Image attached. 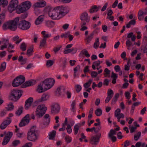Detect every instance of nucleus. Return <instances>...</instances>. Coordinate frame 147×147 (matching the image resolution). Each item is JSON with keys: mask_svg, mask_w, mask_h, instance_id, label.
<instances>
[{"mask_svg": "<svg viewBox=\"0 0 147 147\" xmlns=\"http://www.w3.org/2000/svg\"><path fill=\"white\" fill-rule=\"evenodd\" d=\"M44 11L48 12L49 16L53 20L59 19L62 17L59 16V12L55 9V8L53 9L49 6L46 7L45 8Z\"/></svg>", "mask_w": 147, "mask_h": 147, "instance_id": "1", "label": "nucleus"}, {"mask_svg": "<svg viewBox=\"0 0 147 147\" xmlns=\"http://www.w3.org/2000/svg\"><path fill=\"white\" fill-rule=\"evenodd\" d=\"M37 130L34 126L32 127L29 131L28 132L27 138L28 140L34 142L38 139L37 135Z\"/></svg>", "mask_w": 147, "mask_h": 147, "instance_id": "2", "label": "nucleus"}, {"mask_svg": "<svg viewBox=\"0 0 147 147\" xmlns=\"http://www.w3.org/2000/svg\"><path fill=\"white\" fill-rule=\"evenodd\" d=\"M22 94V91L20 90H13L11 92L9 99L12 101H17Z\"/></svg>", "mask_w": 147, "mask_h": 147, "instance_id": "3", "label": "nucleus"}, {"mask_svg": "<svg viewBox=\"0 0 147 147\" xmlns=\"http://www.w3.org/2000/svg\"><path fill=\"white\" fill-rule=\"evenodd\" d=\"M46 110L47 107L44 105H39L35 111L36 114L39 117H41L45 114Z\"/></svg>", "mask_w": 147, "mask_h": 147, "instance_id": "4", "label": "nucleus"}, {"mask_svg": "<svg viewBox=\"0 0 147 147\" xmlns=\"http://www.w3.org/2000/svg\"><path fill=\"white\" fill-rule=\"evenodd\" d=\"M25 81V77L23 76L20 75L14 80L12 83V86L13 87L18 86L24 83Z\"/></svg>", "mask_w": 147, "mask_h": 147, "instance_id": "5", "label": "nucleus"}, {"mask_svg": "<svg viewBox=\"0 0 147 147\" xmlns=\"http://www.w3.org/2000/svg\"><path fill=\"white\" fill-rule=\"evenodd\" d=\"M30 26V23L25 20L20 21L18 25V27L20 29L23 30L28 29Z\"/></svg>", "mask_w": 147, "mask_h": 147, "instance_id": "6", "label": "nucleus"}, {"mask_svg": "<svg viewBox=\"0 0 147 147\" xmlns=\"http://www.w3.org/2000/svg\"><path fill=\"white\" fill-rule=\"evenodd\" d=\"M20 18L19 17H16L13 20L9 21L10 30L12 31L15 30L17 27V24L18 23Z\"/></svg>", "mask_w": 147, "mask_h": 147, "instance_id": "7", "label": "nucleus"}, {"mask_svg": "<svg viewBox=\"0 0 147 147\" xmlns=\"http://www.w3.org/2000/svg\"><path fill=\"white\" fill-rule=\"evenodd\" d=\"M55 82V80L53 79L50 78L46 79L42 83L46 87V88L45 89L48 90L53 85Z\"/></svg>", "mask_w": 147, "mask_h": 147, "instance_id": "8", "label": "nucleus"}, {"mask_svg": "<svg viewBox=\"0 0 147 147\" xmlns=\"http://www.w3.org/2000/svg\"><path fill=\"white\" fill-rule=\"evenodd\" d=\"M30 3L28 1H26L22 3L21 7L19 9L20 12L19 13H22L28 10L30 7Z\"/></svg>", "mask_w": 147, "mask_h": 147, "instance_id": "9", "label": "nucleus"}, {"mask_svg": "<svg viewBox=\"0 0 147 147\" xmlns=\"http://www.w3.org/2000/svg\"><path fill=\"white\" fill-rule=\"evenodd\" d=\"M29 122V115L27 114L22 119L19 124L20 127H22L28 124Z\"/></svg>", "mask_w": 147, "mask_h": 147, "instance_id": "10", "label": "nucleus"}, {"mask_svg": "<svg viewBox=\"0 0 147 147\" xmlns=\"http://www.w3.org/2000/svg\"><path fill=\"white\" fill-rule=\"evenodd\" d=\"M120 113L121 110L119 109H117L115 112V116L117 118L118 122L120 121L121 118L123 119L124 117V114Z\"/></svg>", "mask_w": 147, "mask_h": 147, "instance_id": "11", "label": "nucleus"}, {"mask_svg": "<svg viewBox=\"0 0 147 147\" xmlns=\"http://www.w3.org/2000/svg\"><path fill=\"white\" fill-rule=\"evenodd\" d=\"M8 119L5 120L1 124L0 126V128L1 129H3L7 127V126L11 123V120L9 117H7Z\"/></svg>", "mask_w": 147, "mask_h": 147, "instance_id": "12", "label": "nucleus"}, {"mask_svg": "<svg viewBox=\"0 0 147 147\" xmlns=\"http://www.w3.org/2000/svg\"><path fill=\"white\" fill-rule=\"evenodd\" d=\"M51 107V112L52 113H56L59 112L60 107L58 104L57 103L55 104L52 105Z\"/></svg>", "mask_w": 147, "mask_h": 147, "instance_id": "13", "label": "nucleus"}, {"mask_svg": "<svg viewBox=\"0 0 147 147\" xmlns=\"http://www.w3.org/2000/svg\"><path fill=\"white\" fill-rule=\"evenodd\" d=\"M99 134V136L98 137L95 136H93L91 137L90 141V143L91 144L94 145H96L98 142L99 139L101 136V134L100 133Z\"/></svg>", "mask_w": 147, "mask_h": 147, "instance_id": "14", "label": "nucleus"}, {"mask_svg": "<svg viewBox=\"0 0 147 147\" xmlns=\"http://www.w3.org/2000/svg\"><path fill=\"white\" fill-rule=\"evenodd\" d=\"M46 5V3L45 1H42L38 2L35 3L34 5V7H42Z\"/></svg>", "mask_w": 147, "mask_h": 147, "instance_id": "15", "label": "nucleus"}, {"mask_svg": "<svg viewBox=\"0 0 147 147\" xmlns=\"http://www.w3.org/2000/svg\"><path fill=\"white\" fill-rule=\"evenodd\" d=\"M80 19L82 21H85L86 22H88L90 20L88 14L86 12H84L82 13Z\"/></svg>", "mask_w": 147, "mask_h": 147, "instance_id": "16", "label": "nucleus"}, {"mask_svg": "<svg viewBox=\"0 0 147 147\" xmlns=\"http://www.w3.org/2000/svg\"><path fill=\"white\" fill-rule=\"evenodd\" d=\"M33 101V99L32 98L30 97L25 102V108L26 109H28L31 106Z\"/></svg>", "mask_w": 147, "mask_h": 147, "instance_id": "17", "label": "nucleus"}, {"mask_svg": "<svg viewBox=\"0 0 147 147\" xmlns=\"http://www.w3.org/2000/svg\"><path fill=\"white\" fill-rule=\"evenodd\" d=\"M45 88H46V87L43 83L42 84H40L38 86L37 90L39 93L43 92L47 90L45 89Z\"/></svg>", "mask_w": 147, "mask_h": 147, "instance_id": "18", "label": "nucleus"}, {"mask_svg": "<svg viewBox=\"0 0 147 147\" xmlns=\"http://www.w3.org/2000/svg\"><path fill=\"white\" fill-rule=\"evenodd\" d=\"M36 81L34 80L29 81L26 82L22 86L23 88H25L27 86L33 85L35 84Z\"/></svg>", "mask_w": 147, "mask_h": 147, "instance_id": "19", "label": "nucleus"}, {"mask_svg": "<svg viewBox=\"0 0 147 147\" xmlns=\"http://www.w3.org/2000/svg\"><path fill=\"white\" fill-rule=\"evenodd\" d=\"M100 8V6H97L96 5L92 6L91 9L89 10V12L90 13H92L94 12H97Z\"/></svg>", "mask_w": 147, "mask_h": 147, "instance_id": "20", "label": "nucleus"}, {"mask_svg": "<svg viewBox=\"0 0 147 147\" xmlns=\"http://www.w3.org/2000/svg\"><path fill=\"white\" fill-rule=\"evenodd\" d=\"M43 20V16H39L35 21V23L36 25H38L41 23Z\"/></svg>", "mask_w": 147, "mask_h": 147, "instance_id": "21", "label": "nucleus"}, {"mask_svg": "<svg viewBox=\"0 0 147 147\" xmlns=\"http://www.w3.org/2000/svg\"><path fill=\"white\" fill-rule=\"evenodd\" d=\"M9 4L16 9L18 6V1L17 0H12Z\"/></svg>", "mask_w": 147, "mask_h": 147, "instance_id": "22", "label": "nucleus"}, {"mask_svg": "<svg viewBox=\"0 0 147 147\" xmlns=\"http://www.w3.org/2000/svg\"><path fill=\"white\" fill-rule=\"evenodd\" d=\"M77 51V49L76 48H73L71 49H68L67 50H65L63 51V53L65 54H67L69 53H70L72 52H74V53H76Z\"/></svg>", "mask_w": 147, "mask_h": 147, "instance_id": "23", "label": "nucleus"}, {"mask_svg": "<svg viewBox=\"0 0 147 147\" xmlns=\"http://www.w3.org/2000/svg\"><path fill=\"white\" fill-rule=\"evenodd\" d=\"M56 134V131L55 130H53L49 134V138L50 140H54Z\"/></svg>", "mask_w": 147, "mask_h": 147, "instance_id": "24", "label": "nucleus"}, {"mask_svg": "<svg viewBox=\"0 0 147 147\" xmlns=\"http://www.w3.org/2000/svg\"><path fill=\"white\" fill-rule=\"evenodd\" d=\"M80 126L81 125L80 124H76L74 126V131L75 135H76L78 134Z\"/></svg>", "mask_w": 147, "mask_h": 147, "instance_id": "25", "label": "nucleus"}, {"mask_svg": "<svg viewBox=\"0 0 147 147\" xmlns=\"http://www.w3.org/2000/svg\"><path fill=\"white\" fill-rule=\"evenodd\" d=\"M144 15V12L142 10H140L138 13V18L140 20H143L144 17L143 16Z\"/></svg>", "mask_w": 147, "mask_h": 147, "instance_id": "26", "label": "nucleus"}, {"mask_svg": "<svg viewBox=\"0 0 147 147\" xmlns=\"http://www.w3.org/2000/svg\"><path fill=\"white\" fill-rule=\"evenodd\" d=\"M9 21L5 23L3 25V28L4 30H6L8 29H10L9 25Z\"/></svg>", "mask_w": 147, "mask_h": 147, "instance_id": "27", "label": "nucleus"}, {"mask_svg": "<svg viewBox=\"0 0 147 147\" xmlns=\"http://www.w3.org/2000/svg\"><path fill=\"white\" fill-rule=\"evenodd\" d=\"M94 34V32H93L92 33L90 34V35H89L88 37L86 38V40L87 43H88L90 42V41L92 38Z\"/></svg>", "mask_w": 147, "mask_h": 147, "instance_id": "28", "label": "nucleus"}, {"mask_svg": "<svg viewBox=\"0 0 147 147\" xmlns=\"http://www.w3.org/2000/svg\"><path fill=\"white\" fill-rule=\"evenodd\" d=\"M100 63V61L98 60L95 61L93 62V64L92 65V67L94 69H96V66H98Z\"/></svg>", "mask_w": 147, "mask_h": 147, "instance_id": "29", "label": "nucleus"}, {"mask_svg": "<svg viewBox=\"0 0 147 147\" xmlns=\"http://www.w3.org/2000/svg\"><path fill=\"white\" fill-rule=\"evenodd\" d=\"M57 11H59V12H61L65 10V7L63 6H59L54 7Z\"/></svg>", "mask_w": 147, "mask_h": 147, "instance_id": "30", "label": "nucleus"}, {"mask_svg": "<svg viewBox=\"0 0 147 147\" xmlns=\"http://www.w3.org/2000/svg\"><path fill=\"white\" fill-rule=\"evenodd\" d=\"M136 21L135 20L133 19L131 20L128 24L126 25V27L127 28H129L131 25H134L136 24Z\"/></svg>", "mask_w": 147, "mask_h": 147, "instance_id": "31", "label": "nucleus"}, {"mask_svg": "<svg viewBox=\"0 0 147 147\" xmlns=\"http://www.w3.org/2000/svg\"><path fill=\"white\" fill-rule=\"evenodd\" d=\"M6 67V63L5 62L3 63L1 66L0 71H3L5 70Z\"/></svg>", "mask_w": 147, "mask_h": 147, "instance_id": "32", "label": "nucleus"}, {"mask_svg": "<svg viewBox=\"0 0 147 147\" xmlns=\"http://www.w3.org/2000/svg\"><path fill=\"white\" fill-rule=\"evenodd\" d=\"M46 44V40L42 39L40 42V46L44 47Z\"/></svg>", "mask_w": 147, "mask_h": 147, "instance_id": "33", "label": "nucleus"}, {"mask_svg": "<svg viewBox=\"0 0 147 147\" xmlns=\"http://www.w3.org/2000/svg\"><path fill=\"white\" fill-rule=\"evenodd\" d=\"M49 98V96L47 94H44L41 97L40 100V101H42L45 100Z\"/></svg>", "mask_w": 147, "mask_h": 147, "instance_id": "34", "label": "nucleus"}, {"mask_svg": "<svg viewBox=\"0 0 147 147\" xmlns=\"http://www.w3.org/2000/svg\"><path fill=\"white\" fill-rule=\"evenodd\" d=\"M7 0H0V5H2L3 7L6 6L8 4Z\"/></svg>", "mask_w": 147, "mask_h": 147, "instance_id": "35", "label": "nucleus"}, {"mask_svg": "<svg viewBox=\"0 0 147 147\" xmlns=\"http://www.w3.org/2000/svg\"><path fill=\"white\" fill-rule=\"evenodd\" d=\"M92 82V80H89L88 81L85 83L84 86L85 88L86 89L88 88L89 86H90L91 85V82Z\"/></svg>", "mask_w": 147, "mask_h": 147, "instance_id": "36", "label": "nucleus"}, {"mask_svg": "<svg viewBox=\"0 0 147 147\" xmlns=\"http://www.w3.org/2000/svg\"><path fill=\"white\" fill-rule=\"evenodd\" d=\"M20 48L23 51L26 50V45L25 43L23 42L21 44Z\"/></svg>", "mask_w": 147, "mask_h": 147, "instance_id": "37", "label": "nucleus"}, {"mask_svg": "<svg viewBox=\"0 0 147 147\" xmlns=\"http://www.w3.org/2000/svg\"><path fill=\"white\" fill-rule=\"evenodd\" d=\"M96 115L97 116H100L102 114V110L100 109H98L95 111Z\"/></svg>", "mask_w": 147, "mask_h": 147, "instance_id": "38", "label": "nucleus"}, {"mask_svg": "<svg viewBox=\"0 0 147 147\" xmlns=\"http://www.w3.org/2000/svg\"><path fill=\"white\" fill-rule=\"evenodd\" d=\"M16 9L14 7L10 4L8 6V10L10 13L12 12L14 10Z\"/></svg>", "mask_w": 147, "mask_h": 147, "instance_id": "39", "label": "nucleus"}, {"mask_svg": "<svg viewBox=\"0 0 147 147\" xmlns=\"http://www.w3.org/2000/svg\"><path fill=\"white\" fill-rule=\"evenodd\" d=\"M5 17V14L4 13H2L0 14V23H1L4 20Z\"/></svg>", "mask_w": 147, "mask_h": 147, "instance_id": "40", "label": "nucleus"}, {"mask_svg": "<svg viewBox=\"0 0 147 147\" xmlns=\"http://www.w3.org/2000/svg\"><path fill=\"white\" fill-rule=\"evenodd\" d=\"M23 109V107H20L18 110L16 111V114L18 115H20L22 112Z\"/></svg>", "mask_w": 147, "mask_h": 147, "instance_id": "41", "label": "nucleus"}, {"mask_svg": "<svg viewBox=\"0 0 147 147\" xmlns=\"http://www.w3.org/2000/svg\"><path fill=\"white\" fill-rule=\"evenodd\" d=\"M14 106L12 103H10L9 104L7 107H6L7 110L8 111L11 110L13 109Z\"/></svg>", "mask_w": 147, "mask_h": 147, "instance_id": "42", "label": "nucleus"}, {"mask_svg": "<svg viewBox=\"0 0 147 147\" xmlns=\"http://www.w3.org/2000/svg\"><path fill=\"white\" fill-rule=\"evenodd\" d=\"M13 133L12 132L9 131L7 134H6L4 138H6V139L10 140V138L12 137Z\"/></svg>", "mask_w": 147, "mask_h": 147, "instance_id": "43", "label": "nucleus"}, {"mask_svg": "<svg viewBox=\"0 0 147 147\" xmlns=\"http://www.w3.org/2000/svg\"><path fill=\"white\" fill-rule=\"evenodd\" d=\"M53 61L50 60H48L46 63V65L47 67H50L53 64Z\"/></svg>", "mask_w": 147, "mask_h": 147, "instance_id": "44", "label": "nucleus"}, {"mask_svg": "<svg viewBox=\"0 0 147 147\" xmlns=\"http://www.w3.org/2000/svg\"><path fill=\"white\" fill-rule=\"evenodd\" d=\"M137 135H135L134 136V139L136 141H137L139 139L141 136V132L140 131L138 132Z\"/></svg>", "mask_w": 147, "mask_h": 147, "instance_id": "45", "label": "nucleus"}, {"mask_svg": "<svg viewBox=\"0 0 147 147\" xmlns=\"http://www.w3.org/2000/svg\"><path fill=\"white\" fill-rule=\"evenodd\" d=\"M113 94V90L111 89H109L107 92V96L112 97Z\"/></svg>", "mask_w": 147, "mask_h": 147, "instance_id": "46", "label": "nucleus"}, {"mask_svg": "<svg viewBox=\"0 0 147 147\" xmlns=\"http://www.w3.org/2000/svg\"><path fill=\"white\" fill-rule=\"evenodd\" d=\"M82 54L84 55L86 57H89L90 56V54L88 51L86 49H84L82 51Z\"/></svg>", "mask_w": 147, "mask_h": 147, "instance_id": "47", "label": "nucleus"}, {"mask_svg": "<svg viewBox=\"0 0 147 147\" xmlns=\"http://www.w3.org/2000/svg\"><path fill=\"white\" fill-rule=\"evenodd\" d=\"M75 88L76 89V91L77 92H80L81 90L82 87L80 85H77L75 86Z\"/></svg>", "mask_w": 147, "mask_h": 147, "instance_id": "48", "label": "nucleus"}, {"mask_svg": "<svg viewBox=\"0 0 147 147\" xmlns=\"http://www.w3.org/2000/svg\"><path fill=\"white\" fill-rule=\"evenodd\" d=\"M116 134V131L113 129H112L110 130V132L109 134V137H111L112 136H113V135L115 134Z\"/></svg>", "mask_w": 147, "mask_h": 147, "instance_id": "49", "label": "nucleus"}, {"mask_svg": "<svg viewBox=\"0 0 147 147\" xmlns=\"http://www.w3.org/2000/svg\"><path fill=\"white\" fill-rule=\"evenodd\" d=\"M97 75V72L95 71H92L91 73V76L92 78H96Z\"/></svg>", "mask_w": 147, "mask_h": 147, "instance_id": "50", "label": "nucleus"}, {"mask_svg": "<svg viewBox=\"0 0 147 147\" xmlns=\"http://www.w3.org/2000/svg\"><path fill=\"white\" fill-rule=\"evenodd\" d=\"M49 115L48 114H46L44 116V117L47 120L46 121H47L46 123L47 124H49L50 121V119L49 118Z\"/></svg>", "mask_w": 147, "mask_h": 147, "instance_id": "51", "label": "nucleus"}, {"mask_svg": "<svg viewBox=\"0 0 147 147\" xmlns=\"http://www.w3.org/2000/svg\"><path fill=\"white\" fill-rule=\"evenodd\" d=\"M10 140L9 139H6V138H4L3 141L2 142V145H5L7 144V143L9 142Z\"/></svg>", "mask_w": 147, "mask_h": 147, "instance_id": "52", "label": "nucleus"}, {"mask_svg": "<svg viewBox=\"0 0 147 147\" xmlns=\"http://www.w3.org/2000/svg\"><path fill=\"white\" fill-rule=\"evenodd\" d=\"M70 35V32H68L67 33L61 35V38H63L64 37L66 38H67V37H69V35Z\"/></svg>", "mask_w": 147, "mask_h": 147, "instance_id": "53", "label": "nucleus"}, {"mask_svg": "<svg viewBox=\"0 0 147 147\" xmlns=\"http://www.w3.org/2000/svg\"><path fill=\"white\" fill-rule=\"evenodd\" d=\"M67 132L69 134L71 133L72 132V129L71 128V127L69 124H68L67 125V127L66 128Z\"/></svg>", "mask_w": 147, "mask_h": 147, "instance_id": "54", "label": "nucleus"}, {"mask_svg": "<svg viewBox=\"0 0 147 147\" xmlns=\"http://www.w3.org/2000/svg\"><path fill=\"white\" fill-rule=\"evenodd\" d=\"M65 139L67 143H69L71 142V138L69 136H66L65 138Z\"/></svg>", "mask_w": 147, "mask_h": 147, "instance_id": "55", "label": "nucleus"}, {"mask_svg": "<svg viewBox=\"0 0 147 147\" xmlns=\"http://www.w3.org/2000/svg\"><path fill=\"white\" fill-rule=\"evenodd\" d=\"M20 143L19 140H15L13 141L12 143L13 146H16Z\"/></svg>", "mask_w": 147, "mask_h": 147, "instance_id": "56", "label": "nucleus"}, {"mask_svg": "<svg viewBox=\"0 0 147 147\" xmlns=\"http://www.w3.org/2000/svg\"><path fill=\"white\" fill-rule=\"evenodd\" d=\"M33 51V48L32 47H30L29 49H28L27 50V55H31V53Z\"/></svg>", "mask_w": 147, "mask_h": 147, "instance_id": "57", "label": "nucleus"}, {"mask_svg": "<svg viewBox=\"0 0 147 147\" xmlns=\"http://www.w3.org/2000/svg\"><path fill=\"white\" fill-rule=\"evenodd\" d=\"M68 13V11H63L61 12H59V16H60V15H61L62 17L63 16L65 15Z\"/></svg>", "mask_w": 147, "mask_h": 147, "instance_id": "58", "label": "nucleus"}, {"mask_svg": "<svg viewBox=\"0 0 147 147\" xmlns=\"http://www.w3.org/2000/svg\"><path fill=\"white\" fill-rule=\"evenodd\" d=\"M75 105H76V101H75V100H74L73 101V102H72V103L71 105V107H72V109H71V110L73 112L74 111V107L75 106Z\"/></svg>", "mask_w": 147, "mask_h": 147, "instance_id": "59", "label": "nucleus"}, {"mask_svg": "<svg viewBox=\"0 0 147 147\" xmlns=\"http://www.w3.org/2000/svg\"><path fill=\"white\" fill-rule=\"evenodd\" d=\"M32 144L31 142H28L26 144L22 147H31L32 146Z\"/></svg>", "mask_w": 147, "mask_h": 147, "instance_id": "60", "label": "nucleus"}, {"mask_svg": "<svg viewBox=\"0 0 147 147\" xmlns=\"http://www.w3.org/2000/svg\"><path fill=\"white\" fill-rule=\"evenodd\" d=\"M125 97L127 99H129L130 98V93L129 92H126L125 93Z\"/></svg>", "mask_w": 147, "mask_h": 147, "instance_id": "61", "label": "nucleus"}, {"mask_svg": "<svg viewBox=\"0 0 147 147\" xmlns=\"http://www.w3.org/2000/svg\"><path fill=\"white\" fill-rule=\"evenodd\" d=\"M132 44V43L129 40H128L126 41V45L127 47H129Z\"/></svg>", "mask_w": 147, "mask_h": 147, "instance_id": "62", "label": "nucleus"}, {"mask_svg": "<svg viewBox=\"0 0 147 147\" xmlns=\"http://www.w3.org/2000/svg\"><path fill=\"white\" fill-rule=\"evenodd\" d=\"M80 69V66L79 65H78L74 69V73H76V72Z\"/></svg>", "mask_w": 147, "mask_h": 147, "instance_id": "63", "label": "nucleus"}, {"mask_svg": "<svg viewBox=\"0 0 147 147\" xmlns=\"http://www.w3.org/2000/svg\"><path fill=\"white\" fill-rule=\"evenodd\" d=\"M130 131L131 133L134 132L136 129V127H131L129 128Z\"/></svg>", "mask_w": 147, "mask_h": 147, "instance_id": "64", "label": "nucleus"}]
</instances>
